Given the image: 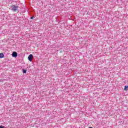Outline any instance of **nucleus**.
Returning a JSON list of instances; mask_svg holds the SVG:
<instances>
[{
	"label": "nucleus",
	"instance_id": "nucleus-1",
	"mask_svg": "<svg viewBox=\"0 0 128 128\" xmlns=\"http://www.w3.org/2000/svg\"><path fill=\"white\" fill-rule=\"evenodd\" d=\"M11 8H12V10L16 12V10H18V6L12 5V6H11Z\"/></svg>",
	"mask_w": 128,
	"mask_h": 128
},
{
	"label": "nucleus",
	"instance_id": "nucleus-2",
	"mask_svg": "<svg viewBox=\"0 0 128 128\" xmlns=\"http://www.w3.org/2000/svg\"><path fill=\"white\" fill-rule=\"evenodd\" d=\"M32 58H34V56H32V54H30V56H28V60H30V62H32Z\"/></svg>",
	"mask_w": 128,
	"mask_h": 128
},
{
	"label": "nucleus",
	"instance_id": "nucleus-3",
	"mask_svg": "<svg viewBox=\"0 0 128 128\" xmlns=\"http://www.w3.org/2000/svg\"><path fill=\"white\" fill-rule=\"evenodd\" d=\"M12 56L14 58H16V56H18V53H16V52H13Z\"/></svg>",
	"mask_w": 128,
	"mask_h": 128
},
{
	"label": "nucleus",
	"instance_id": "nucleus-4",
	"mask_svg": "<svg viewBox=\"0 0 128 128\" xmlns=\"http://www.w3.org/2000/svg\"><path fill=\"white\" fill-rule=\"evenodd\" d=\"M4 55L2 53H0V58H4Z\"/></svg>",
	"mask_w": 128,
	"mask_h": 128
},
{
	"label": "nucleus",
	"instance_id": "nucleus-5",
	"mask_svg": "<svg viewBox=\"0 0 128 128\" xmlns=\"http://www.w3.org/2000/svg\"><path fill=\"white\" fill-rule=\"evenodd\" d=\"M127 88H128V86H124V90H128V89H127Z\"/></svg>",
	"mask_w": 128,
	"mask_h": 128
},
{
	"label": "nucleus",
	"instance_id": "nucleus-6",
	"mask_svg": "<svg viewBox=\"0 0 128 128\" xmlns=\"http://www.w3.org/2000/svg\"><path fill=\"white\" fill-rule=\"evenodd\" d=\"M23 74H26V70H23Z\"/></svg>",
	"mask_w": 128,
	"mask_h": 128
},
{
	"label": "nucleus",
	"instance_id": "nucleus-7",
	"mask_svg": "<svg viewBox=\"0 0 128 128\" xmlns=\"http://www.w3.org/2000/svg\"><path fill=\"white\" fill-rule=\"evenodd\" d=\"M4 126H0V128H4Z\"/></svg>",
	"mask_w": 128,
	"mask_h": 128
},
{
	"label": "nucleus",
	"instance_id": "nucleus-8",
	"mask_svg": "<svg viewBox=\"0 0 128 128\" xmlns=\"http://www.w3.org/2000/svg\"><path fill=\"white\" fill-rule=\"evenodd\" d=\"M32 18H34V17H31V18H30V19H31V20H32Z\"/></svg>",
	"mask_w": 128,
	"mask_h": 128
},
{
	"label": "nucleus",
	"instance_id": "nucleus-9",
	"mask_svg": "<svg viewBox=\"0 0 128 128\" xmlns=\"http://www.w3.org/2000/svg\"><path fill=\"white\" fill-rule=\"evenodd\" d=\"M88 128H93L92 127H89Z\"/></svg>",
	"mask_w": 128,
	"mask_h": 128
}]
</instances>
